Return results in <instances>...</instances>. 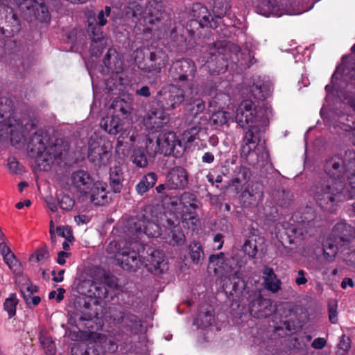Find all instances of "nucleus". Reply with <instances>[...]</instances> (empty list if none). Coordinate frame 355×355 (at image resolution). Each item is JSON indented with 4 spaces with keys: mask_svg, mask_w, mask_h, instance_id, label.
Returning <instances> with one entry per match:
<instances>
[{
    "mask_svg": "<svg viewBox=\"0 0 355 355\" xmlns=\"http://www.w3.org/2000/svg\"><path fill=\"white\" fill-rule=\"evenodd\" d=\"M263 239L252 237L246 240L243 245V250L252 258L256 257L258 252L263 250Z\"/></svg>",
    "mask_w": 355,
    "mask_h": 355,
    "instance_id": "33",
    "label": "nucleus"
},
{
    "mask_svg": "<svg viewBox=\"0 0 355 355\" xmlns=\"http://www.w3.org/2000/svg\"><path fill=\"white\" fill-rule=\"evenodd\" d=\"M126 14L131 15L136 23L146 26L144 31H148L150 29L148 25L154 24L162 17V6L157 1H150L144 9L139 3L134 1L128 6Z\"/></svg>",
    "mask_w": 355,
    "mask_h": 355,
    "instance_id": "7",
    "label": "nucleus"
},
{
    "mask_svg": "<svg viewBox=\"0 0 355 355\" xmlns=\"http://www.w3.org/2000/svg\"><path fill=\"white\" fill-rule=\"evenodd\" d=\"M14 3L21 10H26L33 13L35 17L42 22H49L50 15L43 0H13Z\"/></svg>",
    "mask_w": 355,
    "mask_h": 355,
    "instance_id": "11",
    "label": "nucleus"
},
{
    "mask_svg": "<svg viewBox=\"0 0 355 355\" xmlns=\"http://www.w3.org/2000/svg\"><path fill=\"white\" fill-rule=\"evenodd\" d=\"M21 293L26 304L31 302V298L33 297V294L37 291L36 286L32 285L27 282L22 284L20 288Z\"/></svg>",
    "mask_w": 355,
    "mask_h": 355,
    "instance_id": "43",
    "label": "nucleus"
},
{
    "mask_svg": "<svg viewBox=\"0 0 355 355\" xmlns=\"http://www.w3.org/2000/svg\"><path fill=\"white\" fill-rule=\"evenodd\" d=\"M57 232L60 236L66 238L68 241L73 239L71 231L68 227H58Z\"/></svg>",
    "mask_w": 355,
    "mask_h": 355,
    "instance_id": "55",
    "label": "nucleus"
},
{
    "mask_svg": "<svg viewBox=\"0 0 355 355\" xmlns=\"http://www.w3.org/2000/svg\"><path fill=\"white\" fill-rule=\"evenodd\" d=\"M87 196H89L90 200L97 205H104L110 200L107 191V184L100 180L94 182Z\"/></svg>",
    "mask_w": 355,
    "mask_h": 355,
    "instance_id": "21",
    "label": "nucleus"
},
{
    "mask_svg": "<svg viewBox=\"0 0 355 355\" xmlns=\"http://www.w3.org/2000/svg\"><path fill=\"white\" fill-rule=\"evenodd\" d=\"M171 211L175 215V219L167 218L168 226L164 239L168 244L179 246L185 242L184 234L178 226L180 219L184 227L192 230L197 229L200 225V220L196 213L198 205L192 194L184 193L180 198L171 199Z\"/></svg>",
    "mask_w": 355,
    "mask_h": 355,
    "instance_id": "2",
    "label": "nucleus"
},
{
    "mask_svg": "<svg viewBox=\"0 0 355 355\" xmlns=\"http://www.w3.org/2000/svg\"><path fill=\"white\" fill-rule=\"evenodd\" d=\"M209 260L208 270H212L221 279L223 286L227 288L230 284L232 290L236 291L241 279V266L237 261L233 257L225 259L223 252L211 255Z\"/></svg>",
    "mask_w": 355,
    "mask_h": 355,
    "instance_id": "5",
    "label": "nucleus"
},
{
    "mask_svg": "<svg viewBox=\"0 0 355 355\" xmlns=\"http://www.w3.org/2000/svg\"><path fill=\"white\" fill-rule=\"evenodd\" d=\"M212 12L217 18L223 17L230 8L229 0H209Z\"/></svg>",
    "mask_w": 355,
    "mask_h": 355,
    "instance_id": "35",
    "label": "nucleus"
},
{
    "mask_svg": "<svg viewBox=\"0 0 355 355\" xmlns=\"http://www.w3.org/2000/svg\"><path fill=\"white\" fill-rule=\"evenodd\" d=\"M111 9L110 7L106 6L104 10H101L97 16V24L98 27L105 26L107 23V17L110 14Z\"/></svg>",
    "mask_w": 355,
    "mask_h": 355,
    "instance_id": "51",
    "label": "nucleus"
},
{
    "mask_svg": "<svg viewBox=\"0 0 355 355\" xmlns=\"http://www.w3.org/2000/svg\"><path fill=\"white\" fill-rule=\"evenodd\" d=\"M157 175L154 173H148L137 184L136 187L137 191L140 195L147 192L156 183Z\"/></svg>",
    "mask_w": 355,
    "mask_h": 355,
    "instance_id": "36",
    "label": "nucleus"
},
{
    "mask_svg": "<svg viewBox=\"0 0 355 355\" xmlns=\"http://www.w3.org/2000/svg\"><path fill=\"white\" fill-rule=\"evenodd\" d=\"M123 125V120L118 116L110 114V112L101 121V128L111 135H116L121 132Z\"/></svg>",
    "mask_w": 355,
    "mask_h": 355,
    "instance_id": "24",
    "label": "nucleus"
},
{
    "mask_svg": "<svg viewBox=\"0 0 355 355\" xmlns=\"http://www.w3.org/2000/svg\"><path fill=\"white\" fill-rule=\"evenodd\" d=\"M249 179L250 172L248 169L241 167L235 176L231 180L229 187L233 188L235 192L238 193L242 191Z\"/></svg>",
    "mask_w": 355,
    "mask_h": 355,
    "instance_id": "32",
    "label": "nucleus"
},
{
    "mask_svg": "<svg viewBox=\"0 0 355 355\" xmlns=\"http://www.w3.org/2000/svg\"><path fill=\"white\" fill-rule=\"evenodd\" d=\"M232 118V116L230 113L225 111H218L211 115L210 121L214 125H222Z\"/></svg>",
    "mask_w": 355,
    "mask_h": 355,
    "instance_id": "40",
    "label": "nucleus"
},
{
    "mask_svg": "<svg viewBox=\"0 0 355 355\" xmlns=\"http://www.w3.org/2000/svg\"><path fill=\"white\" fill-rule=\"evenodd\" d=\"M334 239L339 243L349 241L354 235L353 227L345 222L338 223L333 230Z\"/></svg>",
    "mask_w": 355,
    "mask_h": 355,
    "instance_id": "27",
    "label": "nucleus"
},
{
    "mask_svg": "<svg viewBox=\"0 0 355 355\" xmlns=\"http://www.w3.org/2000/svg\"><path fill=\"white\" fill-rule=\"evenodd\" d=\"M87 355H103V352L98 343L89 342L87 345Z\"/></svg>",
    "mask_w": 355,
    "mask_h": 355,
    "instance_id": "52",
    "label": "nucleus"
},
{
    "mask_svg": "<svg viewBox=\"0 0 355 355\" xmlns=\"http://www.w3.org/2000/svg\"><path fill=\"white\" fill-rule=\"evenodd\" d=\"M306 272L303 270H300L297 271V277L295 279V282L297 285H304L307 283L308 279H306Z\"/></svg>",
    "mask_w": 355,
    "mask_h": 355,
    "instance_id": "56",
    "label": "nucleus"
},
{
    "mask_svg": "<svg viewBox=\"0 0 355 355\" xmlns=\"http://www.w3.org/2000/svg\"><path fill=\"white\" fill-rule=\"evenodd\" d=\"M205 110V103L202 99H196L187 107L191 117L194 118Z\"/></svg>",
    "mask_w": 355,
    "mask_h": 355,
    "instance_id": "38",
    "label": "nucleus"
},
{
    "mask_svg": "<svg viewBox=\"0 0 355 355\" xmlns=\"http://www.w3.org/2000/svg\"><path fill=\"white\" fill-rule=\"evenodd\" d=\"M254 300L250 302V314L255 318L267 317L272 312L270 302L261 296L258 289L252 290Z\"/></svg>",
    "mask_w": 355,
    "mask_h": 355,
    "instance_id": "15",
    "label": "nucleus"
},
{
    "mask_svg": "<svg viewBox=\"0 0 355 355\" xmlns=\"http://www.w3.org/2000/svg\"><path fill=\"white\" fill-rule=\"evenodd\" d=\"M125 232L132 240L136 241L143 234L149 237H157L161 234L159 226L144 218H130L127 222Z\"/></svg>",
    "mask_w": 355,
    "mask_h": 355,
    "instance_id": "8",
    "label": "nucleus"
},
{
    "mask_svg": "<svg viewBox=\"0 0 355 355\" xmlns=\"http://www.w3.org/2000/svg\"><path fill=\"white\" fill-rule=\"evenodd\" d=\"M313 197L322 209L334 213L341 202L352 198V195H347L343 181L323 179L315 186Z\"/></svg>",
    "mask_w": 355,
    "mask_h": 355,
    "instance_id": "3",
    "label": "nucleus"
},
{
    "mask_svg": "<svg viewBox=\"0 0 355 355\" xmlns=\"http://www.w3.org/2000/svg\"><path fill=\"white\" fill-rule=\"evenodd\" d=\"M348 182H349V186L351 187V189H352V193H349V195H352V198L354 197V196H355V172L352 173L349 177H348Z\"/></svg>",
    "mask_w": 355,
    "mask_h": 355,
    "instance_id": "64",
    "label": "nucleus"
},
{
    "mask_svg": "<svg viewBox=\"0 0 355 355\" xmlns=\"http://www.w3.org/2000/svg\"><path fill=\"white\" fill-rule=\"evenodd\" d=\"M144 266L148 271L156 275L162 273L167 269L164 254L155 250H152L147 256L146 261H144Z\"/></svg>",
    "mask_w": 355,
    "mask_h": 355,
    "instance_id": "17",
    "label": "nucleus"
},
{
    "mask_svg": "<svg viewBox=\"0 0 355 355\" xmlns=\"http://www.w3.org/2000/svg\"><path fill=\"white\" fill-rule=\"evenodd\" d=\"M87 32L90 38L89 51L92 56L98 57L107 45V37H105L96 25L89 22Z\"/></svg>",
    "mask_w": 355,
    "mask_h": 355,
    "instance_id": "12",
    "label": "nucleus"
},
{
    "mask_svg": "<svg viewBox=\"0 0 355 355\" xmlns=\"http://www.w3.org/2000/svg\"><path fill=\"white\" fill-rule=\"evenodd\" d=\"M158 137L161 146V153L173 154L178 157L184 150V145L173 132L159 134Z\"/></svg>",
    "mask_w": 355,
    "mask_h": 355,
    "instance_id": "10",
    "label": "nucleus"
},
{
    "mask_svg": "<svg viewBox=\"0 0 355 355\" xmlns=\"http://www.w3.org/2000/svg\"><path fill=\"white\" fill-rule=\"evenodd\" d=\"M17 304V299L13 295H11L5 301L4 309L8 312L10 317H12L15 314Z\"/></svg>",
    "mask_w": 355,
    "mask_h": 355,
    "instance_id": "48",
    "label": "nucleus"
},
{
    "mask_svg": "<svg viewBox=\"0 0 355 355\" xmlns=\"http://www.w3.org/2000/svg\"><path fill=\"white\" fill-rule=\"evenodd\" d=\"M74 220L78 225H82L88 223L90 218L86 215H78L75 216Z\"/></svg>",
    "mask_w": 355,
    "mask_h": 355,
    "instance_id": "62",
    "label": "nucleus"
},
{
    "mask_svg": "<svg viewBox=\"0 0 355 355\" xmlns=\"http://www.w3.org/2000/svg\"><path fill=\"white\" fill-rule=\"evenodd\" d=\"M327 345V340L324 338H315L312 344L311 347L316 349H321L324 348Z\"/></svg>",
    "mask_w": 355,
    "mask_h": 355,
    "instance_id": "58",
    "label": "nucleus"
},
{
    "mask_svg": "<svg viewBox=\"0 0 355 355\" xmlns=\"http://www.w3.org/2000/svg\"><path fill=\"white\" fill-rule=\"evenodd\" d=\"M264 288L272 293H277L281 288V281L277 277L273 270L265 267L263 271Z\"/></svg>",
    "mask_w": 355,
    "mask_h": 355,
    "instance_id": "29",
    "label": "nucleus"
},
{
    "mask_svg": "<svg viewBox=\"0 0 355 355\" xmlns=\"http://www.w3.org/2000/svg\"><path fill=\"white\" fill-rule=\"evenodd\" d=\"M28 148L35 156L37 167L40 171H47L55 163L61 161L63 153L66 151L67 145L62 139H56L53 145L46 146L40 135H35Z\"/></svg>",
    "mask_w": 355,
    "mask_h": 355,
    "instance_id": "4",
    "label": "nucleus"
},
{
    "mask_svg": "<svg viewBox=\"0 0 355 355\" xmlns=\"http://www.w3.org/2000/svg\"><path fill=\"white\" fill-rule=\"evenodd\" d=\"M59 204L61 209L69 211L74 207L75 201L69 196L64 195L59 200Z\"/></svg>",
    "mask_w": 355,
    "mask_h": 355,
    "instance_id": "50",
    "label": "nucleus"
},
{
    "mask_svg": "<svg viewBox=\"0 0 355 355\" xmlns=\"http://www.w3.org/2000/svg\"><path fill=\"white\" fill-rule=\"evenodd\" d=\"M132 158L134 164L139 167H145L148 164L146 157L141 148H135Z\"/></svg>",
    "mask_w": 355,
    "mask_h": 355,
    "instance_id": "45",
    "label": "nucleus"
},
{
    "mask_svg": "<svg viewBox=\"0 0 355 355\" xmlns=\"http://www.w3.org/2000/svg\"><path fill=\"white\" fill-rule=\"evenodd\" d=\"M188 184V174L182 167L173 168L167 175L166 186L170 189L184 188Z\"/></svg>",
    "mask_w": 355,
    "mask_h": 355,
    "instance_id": "20",
    "label": "nucleus"
},
{
    "mask_svg": "<svg viewBox=\"0 0 355 355\" xmlns=\"http://www.w3.org/2000/svg\"><path fill=\"white\" fill-rule=\"evenodd\" d=\"M103 63L109 71L116 74L123 70V61L114 49L110 48L107 50L103 59Z\"/></svg>",
    "mask_w": 355,
    "mask_h": 355,
    "instance_id": "23",
    "label": "nucleus"
},
{
    "mask_svg": "<svg viewBox=\"0 0 355 355\" xmlns=\"http://www.w3.org/2000/svg\"><path fill=\"white\" fill-rule=\"evenodd\" d=\"M112 144L105 137L97 133L90 136L88 141L87 157L90 162L96 166H106L112 156Z\"/></svg>",
    "mask_w": 355,
    "mask_h": 355,
    "instance_id": "6",
    "label": "nucleus"
},
{
    "mask_svg": "<svg viewBox=\"0 0 355 355\" xmlns=\"http://www.w3.org/2000/svg\"><path fill=\"white\" fill-rule=\"evenodd\" d=\"M324 171L329 176L328 179H334L335 181H343L346 171V166L343 159L335 156L328 159L324 166Z\"/></svg>",
    "mask_w": 355,
    "mask_h": 355,
    "instance_id": "18",
    "label": "nucleus"
},
{
    "mask_svg": "<svg viewBox=\"0 0 355 355\" xmlns=\"http://www.w3.org/2000/svg\"><path fill=\"white\" fill-rule=\"evenodd\" d=\"M196 67L193 61L189 59L179 60L173 62L169 75L174 80L184 81L193 76Z\"/></svg>",
    "mask_w": 355,
    "mask_h": 355,
    "instance_id": "13",
    "label": "nucleus"
},
{
    "mask_svg": "<svg viewBox=\"0 0 355 355\" xmlns=\"http://www.w3.org/2000/svg\"><path fill=\"white\" fill-rule=\"evenodd\" d=\"M200 130V128L199 126H193L183 132L180 141H182V144L184 145V148L187 144L193 142L196 139Z\"/></svg>",
    "mask_w": 355,
    "mask_h": 355,
    "instance_id": "41",
    "label": "nucleus"
},
{
    "mask_svg": "<svg viewBox=\"0 0 355 355\" xmlns=\"http://www.w3.org/2000/svg\"><path fill=\"white\" fill-rule=\"evenodd\" d=\"M351 347V340L349 337L346 336H343L340 338L339 344H338V348L339 350L342 352L340 353L342 355L346 354L349 349Z\"/></svg>",
    "mask_w": 355,
    "mask_h": 355,
    "instance_id": "53",
    "label": "nucleus"
},
{
    "mask_svg": "<svg viewBox=\"0 0 355 355\" xmlns=\"http://www.w3.org/2000/svg\"><path fill=\"white\" fill-rule=\"evenodd\" d=\"M87 345L85 343L74 344L71 348L72 355H87Z\"/></svg>",
    "mask_w": 355,
    "mask_h": 355,
    "instance_id": "54",
    "label": "nucleus"
},
{
    "mask_svg": "<svg viewBox=\"0 0 355 355\" xmlns=\"http://www.w3.org/2000/svg\"><path fill=\"white\" fill-rule=\"evenodd\" d=\"M184 100V91L181 88L171 85L159 92L157 101L163 110H172L180 106Z\"/></svg>",
    "mask_w": 355,
    "mask_h": 355,
    "instance_id": "9",
    "label": "nucleus"
},
{
    "mask_svg": "<svg viewBox=\"0 0 355 355\" xmlns=\"http://www.w3.org/2000/svg\"><path fill=\"white\" fill-rule=\"evenodd\" d=\"M336 303H334V304H329V320L331 323H336L338 321V313L336 311Z\"/></svg>",
    "mask_w": 355,
    "mask_h": 355,
    "instance_id": "57",
    "label": "nucleus"
},
{
    "mask_svg": "<svg viewBox=\"0 0 355 355\" xmlns=\"http://www.w3.org/2000/svg\"><path fill=\"white\" fill-rule=\"evenodd\" d=\"M131 128L130 126L124 127L122 126L121 132L119 134V137L117 138V142L116 146V150H119L121 146H122L124 144H132L135 140V137L133 134L130 135Z\"/></svg>",
    "mask_w": 355,
    "mask_h": 355,
    "instance_id": "37",
    "label": "nucleus"
},
{
    "mask_svg": "<svg viewBox=\"0 0 355 355\" xmlns=\"http://www.w3.org/2000/svg\"><path fill=\"white\" fill-rule=\"evenodd\" d=\"M189 254L194 263H200L203 255L202 247L198 242L194 241L189 245Z\"/></svg>",
    "mask_w": 355,
    "mask_h": 355,
    "instance_id": "39",
    "label": "nucleus"
},
{
    "mask_svg": "<svg viewBox=\"0 0 355 355\" xmlns=\"http://www.w3.org/2000/svg\"><path fill=\"white\" fill-rule=\"evenodd\" d=\"M250 90L254 97L259 99L265 98L269 94L268 87L259 83H254Z\"/></svg>",
    "mask_w": 355,
    "mask_h": 355,
    "instance_id": "46",
    "label": "nucleus"
},
{
    "mask_svg": "<svg viewBox=\"0 0 355 355\" xmlns=\"http://www.w3.org/2000/svg\"><path fill=\"white\" fill-rule=\"evenodd\" d=\"M214 321V316L210 311L200 313L194 322L198 328H205L209 326Z\"/></svg>",
    "mask_w": 355,
    "mask_h": 355,
    "instance_id": "42",
    "label": "nucleus"
},
{
    "mask_svg": "<svg viewBox=\"0 0 355 355\" xmlns=\"http://www.w3.org/2000/svg\"><path fill=\"white\" fill-rule=\"evenodd\" d=\"M40 340L46 354L53 355L55 352V345L51 338L46 336H41Z\"/></svg>",
    "mask_w": 355,
    "mask_h": 355,
    "instance_id": "47",
    "label": "nucleus"
},
{
    "mask_svg": "<svg viewBox=\"0 0 355 355\" xmlns=\"http://www.w3.org/2000/svg\"><path fill=\"white\" fill-rule=\"evenodd\" d=\"M85 44L84 40V35L83 33H80L77 37L76 41L73 43V47L76 50L82 49L83 48Z\"/></svg>",
    "mask_w": 355,
    "mask_h": 355,
    "instance_id": "59",
    "label": "nucleus"
},
{
    "mask_svg": "<svg viewBox=\"0 0 355 355\" xmlns=\"http://www.w3.org/2000/svg\"><path fill=\"white\" fill-rule=\"evenodd\" d=\"M124 180L123 172L120 165H115L110 171V186L114 193H120Z\"/></svg>",
    "mask_w": 355,
    "mask_h": 355,
    "instance_id": "31",
    "label": "nucleus"
},
{
    "mask_svg": "<svg viewBox=\"0 0 355 355\" xmlns=\"http://www.w3.org/2000/svg\"><path fill=\"white\" fill-rule=\"evenodd\" d=\"M339 244L340 243L332 237L324 241L323 243V254L327 261L331 262L334 261L337 254Z\"/></svg>",
    "mask_w": 355,
    "mask_h": 355,
    "instance_id": "34",
    "label": "nucleus"
},
{
    "mask_svg": "<svg viewBox=\"0 0 355 355\" xmlns=\"http://www.w3.org/2000/svg\"><path fill=\"white\" fill-rule=\"evenodd\" d=\"M168 121V115L163 110L151 111L144 119V125L148 129H159Z\"/></svg>",
    "mask_w": 355,
    "mask_h": 355,
    "instance_id": "25",
    "label": "nucleus"
},
{
    "mask_svg": "<svg viewBox=\"0 0 355 355\" xmlns=\"http://www.w3.org/2000/svg\"><path fill=\"white\" fill-rule=\"evenodd\" d=\"M223 236L221 234H217L214 236V243L215 245L214 246V249L218 250L222 248L223 245Z\"/></svg>",
    "mask_w": 355,
    "mask_h": 355,
    "instance_id": "60",
    "label": "nucleus"
},
{
    "mask_svg": "<svg viewBox=\"0 0 355 355\" xmlns=\"http://www.w3.org/2000/svg\"><path fill=\"white\" fill-rule=\"evenodd\" d=\"M305 225V222L303 220L301 224H297V227L293 228V232L295 234L303 235L307 232L306 230H304Z\"/></svg>",
    "mask_w": 355,
    "mask_h": 355,
    "instance_id": "63",
    "label": "nucleus"
},
{
    "mask_svg": "<svg viewBox=\"0 0 355 355\" xmlns=\"http://www.w3.org/2000/svg\"><path fill=\"white\" fill-rule=\"evenodd\" d=\"M3 259L10 270L13 271H17L18 270L19 263L12 252L8 254H5V257H3Z\"/></svg>",
    "mask_w": 355,
    "mask_h": 355,
    "instance_id": "49",
    "label": "nucleus"
},
{
    "mask_svg": "<svg viewBox=\"0 0 355 355\" xmlns=\"http://www.w3.org/2000/svg\"><path fill=\"white\" fill-rule=\"evenodd\" d=\"M146 149L150 156H155L157 153H161V146L157 137L155 140L148 138L146 141Z\"/></svg>",
    "mask_w": 355,
    "mask_h": 355,
    "instance_id": "44",
    "label": "nucleus"
},
{
    "mask_svg": "<svg viewBox=\"0 0 355 355\" xmlns=\"http://www.w3.org/2000/svg\"><path fill=\"white\" fill-rule=\"evenodd\" d=\"M71 180L77 191L83 196H87L94 183L90 175L83 170L73 172Z\"/></svg>",
    "mask_w": 355,
    "mask_h": 355,
    "instance_id": "19",
    "label": "nucleus"
},
{
    "mask_svg": "<svg viewBox=\"0 0 355 355\" xmlns=\"http://www.w3.org/2000/svg\"><path fill=\"white\" fill-rule=\"evenodd\" d=\"M131 110V105L128 102L123 99L117 98L112 102L109 107L108 112L123 120L130 116Z\"/></svg>",
    "mask_w": 355,
    "mask_h": 355,
    "instance_id": "26",
    "label": "nucleus"
},
{
    "mask_svg": "<svg viewBox=\"0 0 355 355\" xmlns=\"http://www.w3.org/2000/svg\"><path fill=\"white\" fill-rule=\"evenodd\" d=\"M8 166L10 170L13 173H17L19 168V164L15 158L8 159Z\"/></svg>",
    "mask_w": 355,
    "mask_h": 355,
    "instance_id": "61",
    "label": "nucleus"
},
{
    "mask_svg": "<svg viewBox=\"0 0 355 355\" xmlns=\"http://www.w3.org/2000/svg\"><path fill=\"white\" fill-rule=\"evenodd\" d=\"M79 293L91 298L103 299L107 297V291L104 284L90 279L83 281L78 287Z\"/></svg>",
    "mask_w": 355,
    "mask_h": 355,
    "instance_id": "16",
    "label": "nucleus"
},
{
    "mask_svg": "<svg viewBox=\"0 0 355 355\" xmlns=\"http://www.w3.org/2000/svg\"><path fill=\"white\" fill-rule=\"evenodd\" d=\"M116 259L119 266L126 270H135L144 265L138 254L134 250L120 248L116 254Z\"/></svg>",
    "mask_w": 355,
    "mask_h": 355,
    "instance_id": "14",
    "label": "nucleus"
},
{
    "mask_svg": "<svg viewBox=\"0 0 355 355\" xmlns=\"http://www.w3.org/2000/svg\"><path fill=\"white\" fill-rule=\"evenodd\" d=\"M193 17L198 21L200 26L214 27L209 18L211 15L208 9L200 3H194L191 8Z\"/></svg>",
    "mask_w": 355,
    "mask_h": 355,
    "instance_id": "28",
    "label": "nucleus"
},
{
    "mask_svg": "<svg viewBox=\"0 0 355 355\" xmlns=\"http://www.w3.org/2000/svg\"><path fill=\"white\" fill-rule=\"evenodd\" d=\"M263 196L262 186L259 183H254L243 192L241 198L245 206H256L261 202Z\"/></svg>",
    "mask_w": 355,
    "mask_h": 355,
    "instance_id": "22",
    "label": "nucleus"
},
{
    "mask_svg": "<svg viewBox=\"0 0 355 355\" xmlns=\"http://www.w3.org/2000/svg\"><path fill=\"white\" fill-rule=\"evenodd\" d=\"M234 118L242 128L250 125L243 139L241 157L252 164L266 162L269 155L266 146L260 144V132L268 123L267 110L255 107L250 100H245L237 107Z\"/></svg>",
    "mask_w": 355,
    "mask_h": 355,
    "instance_id": "1",
    "label": "nucleus"
},
{
    "mask_svg": "<svg viewBox=\"0 0 355 355\" xmlns=\"http://www.w3.org/2000/svg\"><path fill=\"white\" fill-rule=\"evenodd\" d=\"M150 60L151 62L150 69L149 71H155L159 72L164 68L168 61V56L166 52L162 49H155L150 54Z\"/></svg>",
    "mask_w": 355,
    "mask_h": 355,
    "instance_id": "30",
    "label": "nucleus"
}]
</instances>
